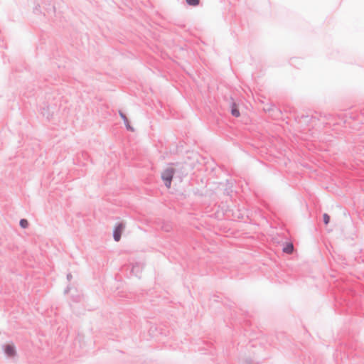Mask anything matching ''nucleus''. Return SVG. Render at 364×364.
Here are the masks:
<instances>
[{"instance_id":"f257e3e1","label":"nucleus","mask_w":364,"mask_h":364,"mask_svg":"<svg viewBox=\"0 0 364 364\" xmlns=\"http://www.w3.org/2000/svg\"><path fill=\"white\" fill-rule=\"evenodd\" d=\"M176 172V165L169 164L161 172V179L167 188H170L173 176Z\"/></svg>"},{"instance_id":"f03ea898","label":"nucleus","mask_w":364,"mask_h":364,"mask_svg":"<svg viewBox=\"0 0 364 364\" xmlns=\"http://www.w3.org/2000/svg\"><path fill=\"white\" fill-rule=\"evenodd\" d=\"M124 229V225L123 223H119L116 226L113 232V237L115 241L118 242L120 240Z\"/></svg>"},{"instance_id":"7ed1b4c3","label":"nucleus","mask_w":364,"mask_h":364,"mask_svg":"<svg viewBox=\"0 0 364 364\" xmlns=\"http://www.w3.org/2000/svg\"><path fill=\"white\" fill-rule=\"evenodd\" d=\"M5 353L7 354L8 356L12 357L14 356L16 354L15 348L12 345H7L5 347Z\"/></svg>"},{"instance_id":"20e7f679","label":"nucleus","mask_w":364,"mask_h":364,"mask_svg":"<svg viewBox=\"0 0 364 364\" xmlns=\"http://www.w3.org/2000/svg\"><path fill=\"white\" fill-rule=\"evenodd\" d=\"M294 251V245L291 242H287L283 247V252L287 254H291Z\"/></svg>"},{"instance_id":"39448f33","label":"nucleus","mask_w":364,"mask_h":364,"mask_svg":"<svg viewBox=\"0 0 364 364\" xmlns=\"http://www.w3.org/2000/svg\"><path fill=\"white\" fill-rule=\"evenodd\" d=\"M231 114L235 117H238L240 116L239 109L235 104H233L232 106Z\"/></svg>"},{"instance_id":"423d86ee","label":"nucleus","mask_w":364,"mask_h":364,"mask_svg":"<svg viewBox=\"0 0 364 364\" xmlns=\"http://www.w3.org/2000/svg\"><path fill=\"white\" fill-rule=\"evenodd\" d=\"M186 3L191 6H197L199 4V0H186Z\"/></svg>"},{"instance_id":"0eeeda50","label":"nucleus","mask_w":364,"mask_h":364,"mask_svg":"<svg viewBox=\"0 0 364 364\" xmlns=\"http://www.w3.org/2000/svg\"><path fill=\"white\" fill-rule=\"evenodd\" d=\"M20 225H21V228H26L28 225V222L26 219H21L20 220Z\"/></svg>"},{"instance_id":"6e6552de","label":"nucleus","mask_w":364,"mask_h":364,"mask_svg":"<svg viewBox=\"0 0 364 364\" xmlns=\"http://www.w3.org/2000/svg\"><path fill=\"white\" fill-rule=\"evenodd\" d=\"M323 222L326 225H328L329 221H330V216L326 214V213H324L323 215Z\"/></svg>"},{"instance_id":"1a4fd4ad","label":"nucleus","mask_w":364,"mask_h":364,"mask_svg":"<svg viewBox=\"0 0 364 364\" xmlns=\"http://www.w3.org/2000/svg\"><path fill=\"white\" fill-rule=\"evenodd\" d=\"M127 129L131 132H134V129L130 125L129 122L125 124Z\"/></svg>"},{"instance_id":"9d476101","label":"nucleus","mask_w":364,"mask_h":364,"mask_svg":"<svg viewBox=\"0 0 364 364\" xmlns=\"http://www.w3.org/2000/svg\"><path fill=\"white\" fill-rule=\"evenodd\" d=\"M119 115L122 117V119L124 120V119L127 118L124 114H123L122 112H119Z\"/></svg>"},{"instance_id":"9b49d317","label":"nucleus","mask_w":364,"mask_h":364,"mask_svg":"<svg viewBox=\"0 0 364 364\" xmlns=\"http://www.w3.org/2000/svg\"><path fill=\"white\" fill-rule=\"evenodd\" d=\"M123 121L125 124H127L128 122H129L127 118L124 119Z\"/></svg>"}]
</instances>
